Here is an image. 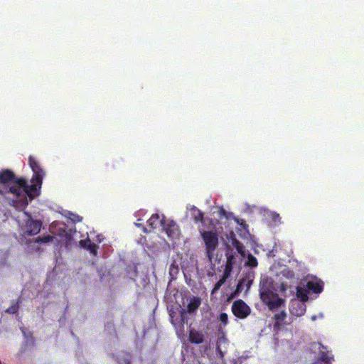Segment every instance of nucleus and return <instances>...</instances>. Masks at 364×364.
Here are the masks:
<instances>
[{
  "label": "nucleus",
  "instance_id": "nucleus-1",
  "mask_svg": "<svg viewBox=\"0 0 364 364\" xmlns=\"http://www.w3.org/2000/svg\"><path fill=\"white\" fill-rule=\"evenodd\" d=\"M0 193L13 194L16 198L13 201L14 205L20 210L26 208L39 195L36 185L28 184L23 178H16L14 173L9 169L0 172Z\"/></svg>",
  "mask_w": 364,
  "mask_h": 364
},
{
  "label": "nucleus",
  "instance_id": "nucleus-2",
  "mask_svg": "<svg viewBox=\"0 0 364 364\" xmlns=\"http://www.w3.org/2000/svg\"><path fill=\"white\" fill-rule=\"evenodd\" d=\"M178 299L176 305L168 304L167 307L172 318L178 314L183 322L184 314L194 311L198 308L201 301L200 297H178ZM167 303L169 304V301Z\"/></svg>",
  "mask_w": 364,
  "mask_h": 364
},
{
  "label": "nucleus",
  "instance_id": "nucleus-3",
  "mask_svg": "<svg viewBox=\"0 0 364 364\" xmlns=\"http://www.w3.org/2000/svg\"><path fill=\"white\" fill-rule=\"evenodd\" d=\"M323 282L316 277L308 278L306 284H303V287L300 285H289V293L292 296H308L310 293L319 294L323 291Z\"/></svg>",
  "mask_w": 364,
  "mask_h": 364
},
{
  "label": "nucleus",
  "instance_id": "nucleus-4",
  "mask_svg": "<svg viewBox=\"0 0 364 364\" xmlns=\"http://www.w3.org/2000/svg\"><path fill=\"white\" fill-rule=\"evenodd\" d=\"M277 285L271 278L267 277L262 278L259 284V296H279L277 288L279 289L280 293H285L287 289L289 290V285L286 283L282 282L277 287Z\"/></svg>",
  "mask_w": 364,
  "mask_h": 364
},
{
  "label": "nucleus",
  "instance_id": "nucleus-5",
  "mask_svg": "<svg viewBox=\"0 0 364 364\" xmlns=\"http://www.w3.org/2000/svg\"><path fill=\"white\" fill-rule=\"evenodd\" d=\"M201 237L205 245L206 255L210 261L214 256V252L218 245V235L213 231L200 232Z\"/></svg>",
  "mask_w": 364,
  "mask_h": 364
},
{
  "label": "nucleus",
  "instance_id": "nucleus-6",
  "mask_svg": "<svg viewBox=\"0 0 364 364\" xmlns=\"http://www.w3.org/2000/svg\"><path fill=\"white\" fill-rule=\"evenodd\" d=\"M28 164L31 168L33 175L31 178V185H36V188L39 191L41 186L43 178L45 175L43 170L40 166L37 160L32 156L28 158Z\"/></svg>",
  "mask_w": 364,
  "mask_h": 364
},
{
  "label": "nucleus",
  "instance_id": "nucleus-7",
  "mask_svg": "<svg viewBox=\"0 0 364 364\" xmlns=\"http://www.w3.org/2000/svg\"><path fill=\"white\" fill-rule=\"evenodd\" d=\"M308 299L309 297H294L291 299L289 306L291 316L299 317L304 315L306 312V302Z\"/></svg>",
  "mask_w": 364,
  "mask_h": 364
},
{
  "label": "nucleus",
  "instance_id": "nucleus-8",
  "mask_svg": "<svg viewBox=\"0 0 364 364\" xmlns=\"http://www.w3.org/2000/svg\"><path fill=\"white\" fill-rule=\"evenodd\" d=\"M310 350L316 355L318 360L325 364H331L333 360V355L328 352L327 348L318 342H314L311 344Z\"/></svg>",
  "mask_w": 364,
  "mask_h": 364
},
{
  "label": "nucleus",
  "instance_id": "nucleus-9",
  "mask_svg": "<svg viewBox=\"0 0 364 364\" xmlns=\"http://www.w3.org/2000/svg\"><path fill=\"white\" fill-rule=\"evenodd\" d=\"M232 311L234 315L240 318H245L250 314V307L242 300L233 303Z\"/></svg>",
  "mask_w": 364,
  "mask_h": 364
},
{
  "label": "nucleus",
  "instance_id": "nucleus-10",
  "mask_svg": "<svg viewBox=\"0 0 364 364\" xmlns=\"http://www.w3.org/2000/svg\"><path fill=\"white\" fill-rule=\"evenodd\" d=\"M228 341L225 336V333L222 331V326H219V333L216 343L217 355L222 359L226 353V346Z\"/></svg>",
  "mask_w": 364,
  "mask_h": 364
},
{
  "label": "nucleus",
  "instance_id": "nucleus-11",
  "mask_svg": "<svg viewBox=\"0 0 364 364\" xmlns=\"http://www.w3.org/2000/svg\"><path fill=\"white\" fill-rule=\"evenodd\" d=\"M271 311L282 309L284 307V300L281 297H260Z\"/></svg>",
  "mask_w": 364,
  "mask_h": 364
},
{
  "label": "nucleus",
  "instance_id": "nucleus-12",
  "mask_svg": "<svg viewBox=\"0 0 364 364\" xmlns=\"http://www.w3.org/2000/svg\"><path fill=\"white\" fill-rule=\"evenodd\" d=\"M225 256L227 261L224 272L225 276H229L233 269L234 264L236 263V253L230 248V245H227L226 247Z\"/></svg>",
  "mask_w": 364,
  "mask_h": 364
},
{
  "label": "nucleus",
  "instance_id": "nucleus-13",
  "mask_svg": "<svg viewBox=\"0 0 364 364\" xmlns=\"http://www.w3.org/2000/svg\"><path fill=\"white\" fill-rule=\"evenodd\" d=\"M41 225L42 223L40 220H34L29 215L25 225V233L30 236L36 235L40 232Z\"/></svg>",
  "mask_w": 364,
  "mask_h": 364
},
{
  "label": "nucleus",
  "instance_id": "nucleus-14",
  "mask_svg": "<svg viewBox=\"0 0 364 364\" xmlns=\"http://www.w3.org/2000/svg\"><path fill=\"white\" fill-rule=\"evenodd\" d=\"M163 228L171 239L178 237L180 234L179 227L173 220H168L167 222L165 220L163 224Z\"/></svg>",
  "mask_w": 364,
  "mask_h": 364
},
{
  "label": "nucleus",
  "instance_id": "nucleus-15",
  "mask_svg": "<svg viewBox=\"0 0 364 364\" xmlns=\"http://www.w3.org/2000/svg\"><path fill=\"white\" fill-rule=\"evenodd\" d=\"M252 283V280L250 279L249 278H242L237 284L235 292L231 293L229 296H237L242 292L247 294L249 289L250 288Z\"/></svg>",
  "mask_w": 364,
  "mask_h": 364
},
{
  "label": "nucleus",
  "instance_id": "nucleus-16",
  "mask_svg": "<svg viewBox=\"0 0 364 364\" xmlns=\"http://www.w3.org/2000/svg\"><path fill=\"white\" fill-rule=\"evenodd\" d=\"M79 244L82 248L90 251V252L94 256L97 255L98 246L95 243L92 242L89 238L81 240L79 242Z\"/></svg>",
  "mask_w": 364,
  "mask_h": 364
},
{
  "label": "nucleus",
  "instance_id": "nucleus-17",
  "mask_svg": "<svg viewBox=\"0 0 364 364\" xmlns=\"http://www.w3.org/2000/svg\"><path fill=\"white\" fill-rule=\"evenodd\" d=\"M230 241L232 247H234L237 252L242 257H245V247L243 244L240 242L235 237L234 233H231Z\"/></svg>",
  "mask_w": 364,
  "mask_h": 364
},
{
  "label": "nucleus",
  "instance_id": "nucleus-18",
  "mask_svg": "<svg viewBox=\"0 0 364 364\" xmlns=\"http://www.w3.org/2000/svg\"><path fill=\"white\" fill-rule=\"evenodd\" d=\"M165 220L160 219V216L159 214H153L150 218L147 220V224L149 227L151 229H156L159 225L163 226V224L164 223Z\"/></svg>",
  "mask_w": 364,
  "mask_h": 364
},
{
  "label": "nucleus",
  "instance_id": "nucleus-19",
  "mask_svg": "<svg viewBox=\"0 0 364 364\" xmlns=\"http://www.w3.org/2000/svg\"><path fill=\"white\" fill-rule=\"evenodd\" d=\"M190 211L191 218L196 223H203L204 222V214L200 210L193 205L191 208Z\"/></svg>",
  "mask_w": 364,
  "mask_h": 364
},
{
  "label": "nucleus",
  "instance_id": "nucleus-20",
  "mask_svg": "<svg viewBox=\"0 0 364 364\" xmlns=\"http://www.w3.org/2000/svg\"><path fill=\"white\" fill-rule=\"evenodd\" d=\"M190 341L191 343L199 344L203 341V335L196 331L191 330Z\"/></svg>",
  "mask_w": 364,
  "mask_h": 364
},
{
  "label": "nucleus",
  "instance_id": "nucleus-21",
  "mask_svg": "<svg viewBox=\"0 0 364 364\" xmlns=\"http://www.w3.org/2000/svg\"><path fill=\"white\" fill-rule=\"evenodd\" d=\"M286 318V313L282 310L279 314H275V323L274 326H280L284 323V321Z\"/></svg>",
  "mask_w": 364,
  "mask_h": 364
},
{
  "label": "nucleus",
  "instance_id": "nucleus-22",
  "mask_svg": "<svg viewBox=\"0 0 364 364\" xmlns=\"http://www.w3.org/2000/svg\"><path fill=\"white\" fill-rule=\"evenodd\" d=\"M54 237L50 235L40 236L36 238V243H48L53 240Z\"/></svg>",
  "mask_w": 364,
  "mask_h": 364
},
{
  "label": "nucleus",
  "instance_id": "nucleus-23",
  "mask_svg": "<svg viewBox=\"0 0 364 364\" xmlns=\"http://www.w3.org/2000/svg\"><path fill=\"white\" fill-rule=\"evenodd\" d=\"M246 265L250 267H256L258 265L257 258L253 256L252 254H249L247 256V260L246 262Z\"/></svg>",
  "mask_w": 364,
  "mask_h": 364
},
{
  "label": "nucleus",
  "instance_id": "nucleus-24",
  "mask_svg": "<svg viewBox=\"0 0 364 364\" xmlns=\"http://www.w3.org/2000/svg\"><path fill=\"white\" fill-rule=\"evenodd\" d=\"M19 299L13 301L11 306L6 309V311L9 314H15L17 312L18 309Z\"/></svg>",
  "mask_w": 364,
  "mask_h": 364
},
{
  "label": "nucleus",
  "instance_id": "nucleus-25",
  "mask_svg": "<svg viewBox=\"0 0 364 364\" xmlns=\"http://www.w3.org/2000/svg\"><path fill=\"white\" fill-rule=\"evenodd\" d=\"M228 277V276H225V274H224L223 277L216 282L212 290V294L215 293L220 288V287L225 283V279Z\"/></svg>",
  "mask_w": 364,
  "mask_h": 364
},
{
  "label": "nucleus",
  "instance_id": "nucleus-26",
  "mask_svg": "<svg viewBox=\"0 0 364 364\" xmlns=\"http://www.w3.org/2000/svg\"><path fill=\"white\" fill-rule=\"evenodd\" d=\"M219 320L221 323V324L220 325V326H221L222 327L223 326H225L228 323V315L227 314L225 313H221L220 314V316H219Z\"/></svg>",
  "mask_w": 364,
  "mask_h": 364
},
{
  "label": "nucleus",
  "instance_id": "nucleus-27",
  "mask_svg": "<svg viewBox=\"0 0 364 364\" xmlns=\"http://www.w3.org/2000/svg\"><path fill=\"white\" fill-rule=\"evenodd\" d=\"M270 216H271L272 221H274V223H280L281 218H280L279 215L278 213H277L276 212L271 213Z\"/></svg>",
  "mask_w": 364,
  "mask_h": 364
},
{
  "label": "nucleus",
  "instance_id": "nucleus-28",
  "mask_svg": "<svg viewBox=\"0 0 364 364\" xmlns=\"http://www.w3.org/2000/svg\"><path fill=\"white\" fill-rule=\"evenodd\" d=\"M129 269L131 270V273L129 272V274H130V278L132 279H134V277L136 276V274H137V271H136V267H129Z\"/></svg>",
  "mask_w": 364,
  "mask_h": 364
},
{
  "label": "nucleus",
  "instance_id": "nucleus-29",
  "mask_svg": "<svg viewBox=\"0 0 364 364\" xmlns=\"http://www.w3.org/2000/svg\"><path fill=\"white\" fill-rule=\"evenodd\" d=\"M323 317V314H319L318 316H311V320L312 321H316V318H322Z\"/></svg>",
  "mask_w": 364,
  "mask_h": 364
},
{
  "label": "nucleus",
  "instance_id": "nucleus-30",
  "mask_svg": "<svg viewBox=\"0 0 364 364\" xmlns=\"http://www.w3.org/2000/svg\"><path fill=\"white\" fill-rule=\"evenodd\" d=\"M220 213L221 215H226V212H225V210L223 208H221V209H220Z\"/></svg>",
  "mask_w": 364,
  "mask_h": 364
},
{
  "label": "nucleus",
  "instance_id": "nucleus-31",
  "mask_svg": "<svg viewBox=\"0 0 364 364\" xmlns=\"http://www.w3.org/2000/svg\"><path fill=\"white\" fill-rule=\"evenodd\" d=\"M141 230L144 232L147 233L149 231L147 230L146 228L144 226H142Z\"/></svg>",
  "mask_w": 364,
  "mask_h": 364
},
{
  "label": "nucleus",
  "instance_id": "nucleus-32",
  "mask_svg": "<svg viewBox=\"0 0 364 364\" xmlns=\"http://www.w3.org/2000/svg\"><path fill=\"white\" fill-rule=\"evenodd\" d=\"M135 225H136V227H138V228H142V226H144V225H143L142 224H141V223H135Z\"/></svg>",
  "mask_w": 364,
  "mask_h": 364
},
{
  "label": "nucleus",
  "instance_id": "nucleus-33",
  "mask_svg": "<svg viewBox=\"0 0 364 364\" xmlns=\"http://www.w3.org/2000/svg\"><path fill=\"white\" fill-rule=\"evenodd\" d=\"M173 273H174L173 269L172 267L170 268V274L173 276Z\"/></svg>",
  "mask_w": 364,
  "mask_h": 364
},
{
  "label": "nucleus",
  "instance_id": "nucleus-34",
  "mask_svg": "<svg viewBox=\"0 0 364 364\" xmlns=\"http://www.w3.org/2000/svg\"><path fill=\"white\" fill-rule=\"evenodd\" d=\"M173 273H174L173 269L172 267L170 268V274L173 276Z\"/></svg>",
  "mask_w": 364,
  "mask_h": 364
},
{
  "label": "nucleus",
  "instance_id": "nucleus-35",
  "mask_svg": "<svg viewBox=\"0 0 364 364\" xmlns=\"http://www.w3.org/2000/svg\"><path fill=\"white\" fill-rule=\"evenodd\" d=\"M178 293H179V292H178V291H177L176 293H174V294H173V296H178Z\"/></svg>",
  "mask_w": 364,
  "mask_h": 364
},
{
  "label": "nucleus",
  "instance_id": "nucleus-36",
  "mask_svg": "<svg viewBox=\"0 0 364 364\" xmlns=\"http://www.w3.org/2000/svg\"><path fill=\"white\" fill-rule=\"evenodd\" d=\"M175 272H176V273L178 272V269L177 268L175 269Z\"/></svg>",
  "mask_w": 364,
  "mask_h": 364
},
{
  "label": "nucleus",
  "instance_id": "nucleus-37",
  "mask_svg": "<svg viewBox=\"0 0 364 364\" xmlns=\"http://www.w3.org/2000/svg\"><path fill=\"white\" fill-rule=\"evenodd\" d=\"M170 287H171V284H168V290L169 289Z\"/></svg>",
  "mask_w": 364,
  "mask_h": 364
}]
</instances>
